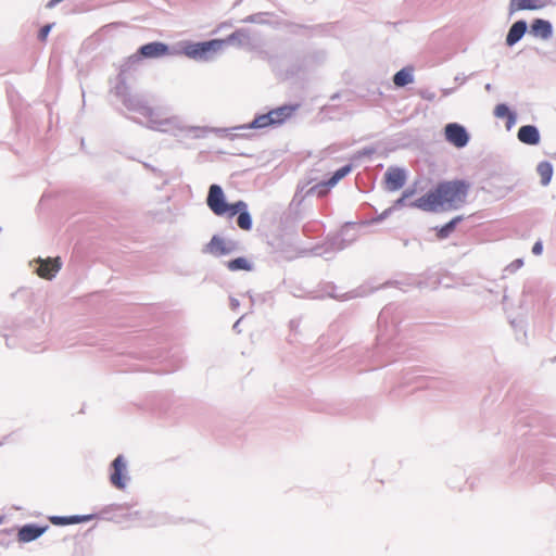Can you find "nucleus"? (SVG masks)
Returning a JSON list of instances; mask_svg holds the SVG:
<instances>
[{
    "label": "nucleus",
    "mask_w": 556,
    "mask_h": 556,
    "mask_svg": "<svg viewBox=\"0 0 556 556\" xmlns=\"http://www.w3.org/2000/svg\"><path fill=\"white\" fill-rule=\"evenodd\" d=\"M151 127L155 130L172 132L174 136L182 137L190 135L192 137H202L205 132L204 128L186 126L176 117H163L160 113L155 112L150 117Z\"/></svg>",
    "instance_id": "f257e3e1"
},
{
    "label": "nucleus",
    "mask_w": 556,
    "mask_h": 556,
    "mask_svg": "<svg viewBox=\"0 0 556 556\" xmlns=\"http://www.w3.org/2000/svg\"><path fill=\"white\" fill-rule=\"evenodd\" d=\"M441 203V210L459 207L466 200L468 185L464 181L442 184L435 190Z\"/></svg>",
    "instance_id": "f03ea898"
},
{
    "label": "nucleus",
    "mask_w": 556,
    "mask_h": 556,
    "mask_svg": "<svg viewBox=\"0 0 556 556\" xmlns=\"http://www.w3.org/2000/svg\"><path fill=\"white\" fill-rule=\"evenodd\" d=\"M207 205L216 215L229 213L230 216H233L242 208H247V204L243 201H238L233 204L226 203L224 192L217 185L210 187Z\"/></svg>",
    "instance_id": "7ed1b4c3"
},
{
    "label": "nucleus",
    "mask_w": 556,
    "mask_h": 556,
    "mask_svg": "<svg viewBox=\"0 0 556 556\" xmlns=\"http://www.w3.org/2000/svg\"><path fill=\"white\" fill-rule=\"evenodd\" d=\"M28 267L36 274L38 277L52 280L56 277L58 273L62 268L61 257H36L28 262Z\"/></svg>",
    "instance_id": "20e7f679"
},
{
    "label": "nucleus",
    "mask_w": 556,
    "mask_h": 556,
    "mask_svg": "<svg viewBox=\"0 0 556 556\" xmlns=\"http://www.w3.org/2000/svg\"><path fill=\"white\" fill-rule=\"evenodd\" d=\"M129 479L127 460L123 455H118L111 464L110 481L116 489L123 490Z\"/></svg>",
    "instance_id": "39448f33"
},
{
    "label": "nucleus",
    "mask_w": 556,
    "mask_h": 556,
    "mask_svg": "<svg viewBox=\"0 0 556 556\" xmlns=\"http://www.w3.org/2000/svg\"><path fill=\"white\" fill-rule=\"evenodd\" d=\"M238 250L236 241L223 238L220 236H213L210 242L205 245L204 252L213 256H223L231 254Z\"/></svg>",
    "instance_id": "423d86ee"
},
{
    "label": "nucleus",
    "mask_w": 556,
    "mask_h": 556,
    "mask_svg": "<svg viewBox=\"0 0 556 556\" xmlns=\"http://www.w3.org/2000/svg\"><path fill=\"white\" fill-rule=\"evenodd\" d=\"M445 139L456 148H464L469 142V135L464 126L450 123L444 128Z\"/></svg>",
    "instance_id": "0eeeda50"
},
{
    "label": "nucleus",
    "mask_w": 556,
    "mask_h": 556,
    "mask_svg": "<svg viewBox=\"0 0 556 556\" xmlns=\"http://www.w3.org/2000/svg\"><path fill=\"white\" fill-rule=\"evenodd\" d=\"M203 61L208 62L214 60L217 55L222 54L226 48V41L220 39H213L210 41L201 42Z\"/></svg>",
    "instance_id": "6e6552de"
},
{
    "label": "nucleus",
    "mask_w": 556,
    "mask_h": 556,
    "mask_svg": "<svg viewBox=\"0 0 556 556\" xmlns=\"http://www.w3.org/2000/svg\"><path fill=\"white\" fill-rule=\"evenodd\" d=\"M549 3L551 0H510L509 11L514 13L521 10H541Z\"/></svg>",
    "instance_id": "1a4fd4ad"
},
{
    "label": "nucleus",
    "mask_w": 556,
    "mask_h": 556,
    "mask_svg": "<svg viewBox=\"0 0 556 556\" xmlns=\"http://www.w3.org/2000/svg\"><path fill=\"white\" fill-rule=\"evenodd\" d=\"M410 205L422 211H438L441 208V203L435 190L420 197Z\"/></svg>",
    "instance_id": "9d476101"
},
{
    "label": "nucleus",
    "mask_w": 556,
    "mask_h": 556,
    "mask_svg": "<svg viewBox=\"0 0 556 556\" xmlns=\"http://www.w3.org/2000/svg\"><path fill=\"white\" fill-rule=\"evenodd\" d=\"M387 188L391 191L399 190L405 184V173L397 167H391L384 175Z\"/></svg>",
    "instance_id": "9b49d317"
},
{
    "label": "nucleus",
    "mask_w": 556,
    "mask_h": 556,
    "mask_svg": "<svg viewBox=\"0 0 556 556\" xmlns=\"http://www.w3.org/2000/svg\"><path fill=\"white\" fill-rule=\"evenodd\" d=\"M201 51V42H181L179 45V50L175 53H182L189 59H192L198 62H204L203 54Z\"/></svg>",
    "instance_id": "f8f14e48"
},
{
    "label": "nucleus",
    "mask_w": 556,
    "mask_h": 556,
    "mask_svg": "<svg viewBox=\"0 0 556 556\" xmlns=\"http://www.w3.org/2000/svg\"><path fill=\"white\" fill-rule=\"evenodd\" d=\"M518 139L526 144L535 146L540 142V132L535 126L526 125L519 128Z\"/></svg>",
    "instance_id": "ddd939ff"
},
{
    "label": "nucleus",
    "mask_w": 556,
    "mask_h": 556,
    "mask_svg": "<svg viewBox=\"0 0 556 556\" xmlns=\"http://www.w3.org/2000/svg\"><path fill=\"white\" fill-rule=\"evenodd\" d=\"M530 34L541 39H548L553 34L552 24L548 21L536 18L530 27Z\"/></svg>",
    "instance_id": "4468645a"
},
{
    "label": "nucleus",
    "mask_w": 556,
    "mask_h": 556,
    "mask_svg": "<svg viewBox=\"0 0 556 556\" xmlns=\"http://www.w3.org/2000/svg\"><path fill=\"white\" fill-rule=\"evenodd\" d=\"M140 53L144 58H159L168 53V47L162 42H151L142 46Z\"/></svg>",
    "instance_id": "2eb2a0df"
},
{
    "label": "nucleus",
    "mask_w": 556,
    "mask_h": 556,
    "mask_svg": "<svg viewBox=\"0 0 556 556\" xmlns=\"http://www.w3.org/2000/svg\"><path fill=\"white\" fill-rule=\"evenodd\" d=\"M47 530V527H36L34 525H26L22 527L18 531V540L21 542H30L39 538L41 534L45 533Z\"/></svg>",
    "instance_id": "dca6fc26"
},
{
    "label": "nucleus",
    "mask_w": 556,
    "mask_h": 556,
    "mask_svg": "<svg viewBox=\"0 0 556 556\" xmlns=\"http://www.w3.org/2000/svg\"><path fill=\"white\" fill-rule=\"evenodd\" d=\"M220 40L226 41V47L229 45L237 47H249L252 43L249 33L244 29L237 30L227 38Z\"/></svg>",
    "instance_id": "f3484780"
},
{
    "label": "nucleus",
    "mask_w": 556,
    "mask_h": 556,
    "mask_svg": "<svg viewBox=\"0 0 556 556\" xmlns=\"http://www.w3.org/2000/svg\"><path fill=\"white\" fill-rule=\"evenodd\" d=\"M535 170H536L538 176L540 177L541 186H543V187L548 186L552 181V177L554 174L553 164L547 161L540 162L536 165Z\"/></svg>",
    "instance_id": "a211bd4d"
},
{
    "label": "nucleus",
    "mask_w": 556,
    "mask_h": 556,
    "mask_svg": "<svg viewBox=\"0 0 556 556\" xmlns=\"http://www.w3.org/2000/svg\"><path fill=\"white\" fill-rule=\"evenodd\" d=\"M526 30L527 23L525 21H518L514 23L506 37L507 45L513 46L517 41H519L521 37L525 35Z\"/></svg>",
    "instance_id": "6ab92c4d"
},
{
    "label": "nucleus",
    "mask_w": 556,
    "mask_h": 556,
    "mask_svg": "<svg viewBox=\"0 0 556 556\" xmlns=\"http://www.w3.org/2000/svg\"><path fill=\"white\" fill-rule=\"evenodd\" d=\"M393 83L402 88L414 83V71L412 67H404L393 76Z\"/></svg>",
    "instance_id": "aec40b11"
},
{
    "label": "nucleus",
    "mask_w": 556,
    "mask_h": 556,
    "mask_svg": "<svg viewBox=\"0 0 556 556\" xmlns=\"http://www.w3.org/2000/svg\"><path fill=\"white\" fill-rule=\"evenodd\" d=\"M293 112L291 106H281L268 112L273 125L282 123Z\"/></svg>",
    "instance_id": "412c9836"
},
{
    "label": "nucleus",
    "mask_w": 556,
    "mask_h": 556,
    "mask_svg": "<svg viewBox=\"0 0 556 556\" xmlns=\"http://www.w3.org/2000/svg\"><path fill=\"white\" fill-rule=\"evenodd\" d=\"M351 172V166H343L342 168L338 169L333 176L324 185L319 186L320 188H324L325 186L328 187H334L342 178H344L349 173Z\"/></svg>",
    "instance_id": "4be33fe9"
},
{
    "label": "nucleus",
    "mask_w": 556,
    "mask_h": 556,
    "mask_svg": "<svg viewBox=\"0 0 556 556\" xmlns=\"http://www.w3.org/2000/svg\"><path fill=\"white\" fill-rule=\"evenodd\" d=\"M89 517L72 516V517H51L50 520L53 525L64 526L70 523H78L84 520H88Z\"/></svg>",
    "instance_id": "5701e85b"
},
{
    "label": "nucleus",
    "mask_w": 556,
    "mask_h": 556,
    "mask_svg": "<svg viewBox=\"0 0 556 556\" xmlns=\"http://www.w3.org/2000/svg\"><path fill=\"white\" fill-rule=\"evenodd\" d=\"M227 267L231 271L236 270H251L249 261L244 257H238L227 263Z\"/></svg>",
    "instance_id": "b1692460"
},
{
    "label": "nucleus",
    "mask_w": 556,
    "mask_h": 556,
    "mask_svg": "<svg viewBox=\"0 0 556 556\" xmlns=\"http://www.w3.org/2000/svg\"><path fill=\"white\" fill-rule=\"evenodd\" d=\"M273 125L269 114H263L254 118L249 126H242L241 128H264Z\"/></svg>",
    "instance_id": "393cba45"
},
{
    "label": "nucleus",
    "mask_w": 556,
    "mask_h": 556,
    "mask_svg": "<svg viewBox=\"0 0 556 556\" xmlns=\"http://www.w3.org/2000/svg\"><path fill=\"white\" fill-rule=\"evenodd\" d=\"M239 216L237 219L238 226L243 230H250L252 227V218L250 214L247 212V208H242L238 212Z\"/></svg>",
    "instance_id": "a878e982"
},
{
    "label": "nucleus",
    "mask_w": 556,
    "mask_h": 556,
    "mask_svg": "<svg viewBox=\"0 0 556 556\" xmlns=\"http://www.w3.org/2000/svg\"><path fill=\"white\" fill-rule=\"evenodd\" d=\"M511 112L513 111L504 103L497 104L494 108V116L497 118H507Z\"/></svg>",
    "instance_id": "bb28decb"
},
{
    "label": "nucleus",
    "mask_w": 556,
    "mask_h": 556,
    "mask_svg": "<svg viewBox=\"0 0 556 556\" xmlns=\"http://www.w3.org/2000/svg\"><path fill=\"white\" fill-rule=\"evenodd\" d=\"M459 220V218H455L453 220H451L450 223H447L445 226H443L440 230H439V236L440 238H445L450 235V232L453 231L456 223Z\"/></svg>",
    "instance_id": "cd10ccee"
},
{
    "label": "nucleus",
    "mask_w": 556,
    "mask_h": 556,
    "mask_svg": "<svg viewBox=\"0 0 556 556\" xmlns=\"http://www.w3.org/2000/svg\"><path fill=\"white\" fill-rule=\"evenodd\" d=\"M516 122H517V114L515 112H511V114L509 116H507V118H506V125H505L506 129L510 130L515 126Z\"/></svg>",
    "instance_id": "c85d7f7f"
},
{
    "label": "nucleus",
    "mask_w": 556,
    "mask_h": 556,
    "mask_svg": "<svg viewBox=\"0 0 556 556\" xmlns=\"http://www.w3.org/2000/svg\"><path fill=\"white\" fill-rule=\"evenodd\" d=\"M52 28V25L51 24H48L46 26H43L40 31H39V39L41 40H46V38L48 37L50 30Z\"/></svg>",
    "instance_id": "c756f323"
},
{
    "label": "nucleus",
    "mask_w": 556,
    "mask_h": 556,
    "mask_svg": "<svg viewBox=\"0 0 556 556\" xmlns=\"http://www.w3.org/2000/svg\"><path fill=\"white\" fill-rule=\"evenodd\" d=\"M413 194L410 191H405L403 195L395 202L394 207L402 206L405 203V200Z\"/></svg>",
    "instance_id": "7c9ffc66"
},
{
    "label": "nucleus",
    "mask_w": 556,
    "mask_h": 556,
    "mask_svg": "<svg viewBox=\"0 0 556 556\" xmlns=\"http://www.w3.org/2000/svg\"><path fill=\"white\" fill-rule=\"evenodd\" d=\"M542 251H543V245H542V243H541V242H536V243H534V245H533V248H532V252H533V254H535V255H540V254L542 253Z\"/></svg>",
    "instance_id": "2f4dec72"
},
{
    "label": "nucleus",
    "mask_w": 556,
    "mask_h": 556,
    "mask_svg": "<svg viewBox=\"0 0 556 556\" xmlns=\"http://www.w3.org/2000/svg\"><path fill=\"white\" fill-rule=\"evenodd\" d=\"M230 306L232 309H236L239 306V301L235 298L230 299Z\"/></svg>",
    "instance_id": "473e14b6"
},
{
    "label": "nucleus",
    "mask_w": 556,
    "mask_h": 556,
    "mask_svg": "<svg viewBox=\"0 0 556 556\" xmlns=\"http://www.w3.org/2000/svg\"><path fill=\"white\" fill-rule=\"evenodd\" d=\"M391 210H392V208H388V210H386V211L382 213L381 218H382V217H386V216L391 212Z\"/></svg>",
    "instance_id": "72a5a7b5"
},
{
    "label": "nucleus",
    "mask_w": 556,
    "mask_h": 556,
    "mask_svg": "<svg viewBox=\"0 0 556 556\" xmlns=\"http://www.w3.org/2000/svg\"><path fill=\"white\" fill-rule=\"evenodd\" d=\"M3 520H4L3 517H0V525L3 523Z\"/></svg>",
    "instance_id": "f704fd0d"
},
{
    "label": "nucleus",
    "mask_w": 556,
    "mask_h": 556,
    "mask_svg": "<svg viewBox=\"0 0 556 556\" xmlns=\"http://www.w3.org/2000/svg\"><path fill=\"white\" fill-rule=\"evenodd\" d=\"M325 192H326V190H319V194H323Z\"/></svg>",
    "instance_id": "c9c22d12"
}]
</instances>
